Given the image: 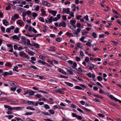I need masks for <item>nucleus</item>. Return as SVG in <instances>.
<instances>
[{
    "mask_svg": "<svg viewBox=\"0 0 121 121\" xmlns=\"http://www.w3.org/2000/svg\"><path fill=\"white\" fill-rule=\"evenodd\" d=\"M35 92L31 90H27L26 91L24 92V93L23 94L24 95L29 94V96H32L34 95V94Z\"/></svg>",
    "mask_w": 121,
    "mask_h": 121,
    "instance_id": "nucleus-1",
    "label": "nucleus"
},
{
    "mask_svg": "<svg viewBox=\"0 0 121 121\" xmlns=\"http://www.w3.org/2000/svg\"><path fill=\"white\" fill-rule=\"evenodd\" d=\"M13 73L12 71L10 70L8 72H5L3 73V74H2V75H3L4 77H5L11 75H12Z\"/></svg>",
    "mask_w": 121,
    "mask_h": 121,
    "instance_id": "nucleus-2",
    "label": "nucleus"
},
{
    "mask_svg": "<svg viewBox=\"0 0 121 121\" xmlns=\"http://www.w3.org/2000/svg\"><path fill=\"white\" fill-rule=\"evenodd\" d=\"M72 115L73 117H75L78 120H81L82 119V117L81 116L77 115L74 113H72Z\"/></svg>",
    "mask_w": 121,
    "mask_h": 121,
    "instance_id": "nucleus-3",
    "label": "nucleus"
},
{
    "mask_svg": "<svg viewBox=\"0 0 121 121\" xmlns=\"http://www.w3.org/2000/svg\"><path fill=\"white\" fill-rule=\"evenodd\" d=\"M42 3L43 4L44 6H48L50 7L51 6V4L48 2L47 1L43 0L42 1Z\"/></svg>",
    "mask_w": 121,
    "mask_h": 121,
    "instance_id": "nucleus-4",
    "label": "nucleus"
},
{
    "mask_svg": "<svg viewBox=\"0 0 121 121\" xmlns=\"http://www.w3.org/2000/svg\"><path fill=\"white\" fill-rule=\"evenodd\" d=\"M48 12L50 13H52L54 16H55L57 13V11L54 10H50L49 9L48 10Z\"/></svg>",
    "mask_w": 121,
    "mask_h": 121,
    "instance_id": "nucleus-5",
    "label": "nucleus"
},
{
    "mask_svg": "<svg viewBox=\"0 0 121 121\" xmlns=\"http://www.w3.org/2000/svg\"><path fill=\"white\" fill-rule=\"evenodd\" d=\"M19 17V15L17 14H16L12 17L11 20L13 21H14L16 19H18Z\"/></svg>",
    "mask_w": 121,
    "mask_h": 121,
    "instance_id": "nucleus-6",
    "label": "nucleus"
},
{
    "mask_svg": "<svg viewBox=\"0 0 121 121\" xmlns=\"http://www.w3.org/2000/svg\"><path fill=\"white\" fill-rule=\"evenodd\" d=\"M7 46L8 47L10 48H11V49H9L8 51L11 52H13V45L11 44H7Z\"/></svg>",
    "mask_w": 121,
    "mask_h": 121,
    "instance_id": "nucleus-7",
    "label": "nucleus"
},
{
    "mask_svg": "<svg viewBox=\"0 0 121 121\" xmlns=\"http://www.w3.org/2000/svg\"><path fill=\"white\" fill-rule=\"evenodd\" d=\"M70 12V9L69 8L63 9V12L64 13H65L67 14H68Z\"/></svg>",
    "mask_w": 121,
    "mask_h": 121,
    "instance_id": "nucleus-8",
    "label": "nucleus"
},
{
    "mask_svg": "<svg viewBox=\"0 0 121 121\" xmlns=\"http://www.w3.org/2000/svg\"><path fill=\"white\" fill-rule=\"evenodd\" d=\"M4 108H7L9 109V110L10 111L14 110V107H12L10 106L7 105H4Z\"/></svg>",
    "mask_w": 121,
    "mask_h": 121,
    "instance_id": "nucleus-9",
    "label": "nucleus"
},
{
    "mask_svg": "<svg viewBox=\"0 0 121 121\" xmlns=\"http://www.w3.org/2000/svg\"><path fill=\"white\" fill-rule=\"evenodd\" d=\"M91 67L89 65H88L86 67V68H87L91 70H92L93 69H95L94 68V66L95 65H93V64H92Z\"/></svg>",
    "mask_w": 121,
    "mask_h": 121,
    "instance_id": "nucleus-10",
    "label": "nucleus"
},
{
    "mask_svg": "<svg viewBox=\"0 0 121 121\" xmlns=\"http://www.w3.org/2000/svg\"><path fill=\"white\" fill-rule=\"evenodd\" d=\"M21 39L22 41L24 44H26V39L25 38V37L23 36H22L21 37Z\"/></svg>",
    "mask_w": 121,
    "mask_h": 121,
    "instance_id": "nucleus-11",
    "label": "nucleus"
},
{
    "mask_svg": "<svg viewBox=\"0 0 121 121\" xmlns=\"http://www.w3.org/2000/svg\"><path fill=\"white\" fill-rule=\"evenodd\" d=\"M109 103L110 104L112 105L113 106H115L116 107L119 108V106L116 104H115L114 103H112L111 102H110Z\"/></svg>",
    "mask_w": 121,
    "mask_h": 121,
    "instance_id": "nucleus-12",
    "label": "nucleus"
},
{
    "mask_svg": "<svg viewBox=\"0 0 121 121\" xmlns=\"http://www.w3.org/2000/svg\"><path fill=\"white\" fill-rule=\"evenodd\" d=\"M50 49H49L48 50V51L49 52H52L53 51L55 52L56 50L54 49H55V47H50Z\"/></svg>",
    "mask_w": 121,
    "mask_h": 121,
    "instance_id": "nucleus-13",
    "label": "nucleus"
},
{
    "mask_svg": "<svg viewBox=\"0 0 121 121\" xmlns=\"http://www.w3.org/2000/svg\"><path fill=\"white\" fill-rule=\"evenodd\" d=\"M13 39H16L17 40H19V38L17 35H15L11 37Z\"/></svg>",
    "mask_w": 121,
    "mask_h": 121,
    "instance_id": "nucleus-14",
    "label": "nucleus"
},
{
    "mask_svg": "<svg viewBox=\"0 0 121 121\" xmlns=\"http://www.w3.org/2000/svg\"><path fill=\"white\" fill-rule=\"evenodd\" d=\"M16 82H9L10 84L13 87H17L15 85Z\"/></svg>",
    "mask_w": 121,
    "mask_h": 121,
    "instance_id": "nucleus-15",
    "label": "nucleus"
},
{
    "mask_svg": "<svg viewBox=\"0 0 121 121\" xmlns=\"http://www.w3.org/2000/svg\"><path fill=\"white\" fill-rule=\"evenodd\" d=\"M3 24L6 26L9 25V22L7 21L5 19H4L3 20Z\"/></svg>",
    "mask_w": 121,
    "mask_h": 121,
    "instance_id": "nucleus-16",
    "label": "nucleus"
},
{
    "mask_svg": "<svg viewBox=\"0 0 121 121\" xmlns=\"http://www.w3.org/2000/svg\"><path fill=\"white\" fill-rule=\"evenodd\" d=\"M38 62L39 63L41 64L42 65H45L46 62L41 60H38Z\"/></svg>",
    "mask_w": 121,
    "mask_h": 121,
    "instance_id": "nucleus-17",
    "label": "nucleus"
},
{
    "mask_svg": "<svg viewBox=\"0 0 121 121\" xmlns=\"http://www.w3.org/2000/svg\"><path fill=\"white\" fill-rule=\"evenodd\" d=\"M25 53L23 51H21L19 52V55L22 57H23V56H25Z\"/></svg>",
    "mask_w": 121,
    "mask_h": 121,
    "instance_id": "nucleus-18",
    "label": "nucleus"
},
{
    "mask_svg": "<svg viewBox=\"0 0 121 121\" xmlns=\"http://www.w3.org/2000/svg\"><path fill=\"white\" fill-rule=\"evenodd\" d=\"M65 83L68 86H70V87H72L73 86V84L71 83L67 82H65Z\"/></svg>",
    "mask_w": 121,
    "mask_h": 121,
    "instance_id": "nucleus-19",
    "label": "nucleus"
},
{
    "mask_svg": "<svg viewBox=\"0 0 121 121\" xmlns=\"http://www.w3.org/2000/svg\"><path fill=\"white\" fill-rule=\"evenodd\" d=\"M60 58L61 59L64 60H66L68 59V57L65 56H60Z\"/></svg>",
    "mask_w": 121,
    "mask_h": 121,
    "instance_id": "nucleus-20",
    "label": "nucleus"
},
{
    "mask_svg": "<svg viewBox=\"0 0 121 121\" xmlns=\"http://www.w3.org/2000/svg\"><path fill=\"white\" fill-rule=\"evenodd\" d=\"M67 69V72L70 75H72L73 74V73L72 71L69 70L68 69L66 68Z\"/></svg>",
    "mask_w": 121,
    "mask_h": 121,
    "instance_id": "nucleus-21",
    "label": "nucleus"
},
{
    "mask_svg": "<svg viewBox=\"0 0 121 121\" xmlns=\"http://www.w3.org/2000/svg\"><path fill=\"white\" fill-rule=\"evenodd\" d=\"M74 88L76 89H77L79 90H84V89H82V88L78 86H75L74 87Z\"/></svg>",
    "mask_w": 121,
    "mask_h": 121,
    "instance_id": "nucleus-22",
    "label": "nucleus"
},
{
    "mask_svg": "<svg viewBox=\"0 0 121 121\" xmlns=\"http://www.w3.org/2000/svg\"><path fill=\"white\" fill-rule=\"evenodd\" d=\"M73 65H72V67L74 69H75L77 70H78L77 69L75 68V67H77V65L76 63L75 62H74L73 63Z\"/></svg>",
    "mask_w": 121,
    "mask_h": 121,
    "instance_id": "nucleus-23",
    "label": "nucleus"
},
{
    "mask_svg": "<svg viewBox=\"0 0 121 121\" xmlns=\"http://www.w3.org/2000/svg\"><path fill=\"white\" fill-rule=\"evenodd\" d=\"M73 19V18L72 20H70V23L72 24V25L75 24L76 22V21L75 20H72Z\"/></svg>",
    "mask_w": 121,
    "mask_h": 121,
    "instance_id": "nucleus-24",
    "label": "nucleus"
},
{
    "mask_svg": "<svg viewBox=\"0 0 121 121\" xmlns=\"http://www.w3.org/2000/svg\"><path fill=\"white\" fill-rule=\"evenodd\" d=\"M62 91V89L61 88H59L57 90V91H56V93L59 92L60 94H63L61 92Z\"/></svg>",
    "mask_w": 121,
    "mask_h": 121,
    "instance_id": "nucleus-25",
    "label": "nucleus"
},
{
    "mask_svg": "<svg viewBox=\"0 0 121 121\" xmlns=\"http://www.w3.org/2000/svg\"><path fill=\"white\" fill-rule=\"evenodd\" d=\"M93 95L94 96L96 97H98L99 98L102 99L103 97L99 95H96L95 94H93Z\"/></svg>",
    "mask_w": 121,
    "mask_h": 121,
    "instance_id": "nucleus-26",
    "label": "nucleus"
},
{
    "mask_svg": "<svg viewBox=\"0 0 121 121\" xmlns=\"http://www.w3.org/2000/svg\"><path fill=\"white\" fill-rule=\"evenodd\" d=\"M41 11L42 13V14L43 16H45L46 14V12L43 9H41Z\"/></svg>",
    "mask_w": 121,
    "mask_h": 121,
    "instance_id": "nucleus-27",
    "label": "nucleus"
},
{
    "mask_svg": "<svg viewBox=\"0 0 121 121\" xmlns=\"http://www.w3.org/2000/svg\"><path fill=\"white\" fill-rule=\"evenodd\" d=\"M11 63L9 62H6L5 64V65L6 66H8L9 67H11Z\"/></svg>",
    "mask_w": 121,
    "mask_h": 121,
    "instance_id": "nucleus-28",
    "label": "nucleus"
},
{
    "mask_svg": "<svg viewBox=\"0 0 121 121\" xmlns=\"http://www.w3.org/2000/svg\"><path fill=\"white\" fill-rule=\"evenodd\" d=\"M44 108H45L46 109H49L50 108L49 106L48 105L44 104Z\"/></svg>",
    "mask_w": 121,
    "mask_h": 121,
    "instance_id": "nucleus-29",
    "label": "nucleus"
},
{
    "mask_svg": "<svg viewBox=\"0 0 121 121\" xmlns=\"http://www.w3.org/2000/svg\"><path fill=\"white\" fill-rule=\"evenodd\" d=\"M62 40V39L58 37L56 39V41L59 42H60Z\"/></svg>",
    "mask_w": 121,
    "mask_h": 121,
    "instance_id": "nucleus-30",
    "label": "nucleus"
},
{
    "mask_svg": "<svg viewBox=\"0 0 121 121\" xmlns=\"http://www.w3.org/2000/svg\"><path fill=\"white\" fill-rule=\"evenodd\" d=\"M53 17L52 16H51L50 17V18L48 20V22L49 23H51L52 22V20H53Z\"/></svg>",
    "mask_w": 121,
    "mask_h": 121,
    "instance_id": "nucleus-31",
    "label": "nucleus"
},
{
    "mask_svg": "<svg viewBox=\"0 0 121 121\" xmlns=\"http://www.w3.org/2000/svg\"><path fill=\"white\" fill-rule=\"evenodd\" d=\"M35 76L37 77H39V78L41 80L43 79L44 78V77L43 76H40L37 75H35Z\"/></svg>",
    "mask_w": 121,
    "mask_h": 121,
    "instance_id": "nucleus-32",
    "label": "nucleus"
},
{
    "mask_svg": "<svg viewBox=\"0 0 121 121\" xmlns=\"http://www.w3.org/2000/svg\"><path fill=\"white\" fill-rule=\"evenodd\" d=\"M19 28L18 27L16 28V29L14 30V32L15 33H18L19 32Z\"/></svg>",
    "mask_w": 121,
    "mask_h": 121,
    "instance_id": "nucleus-33",
    "label": "nucleus"
},
{
    "mask_svg": "<svg viewBox=\"0 0 121 121\" xmlns=\"http://www.w3.org/2000/svg\"><path fill=\"white\" fill-rule=\"evenodd\" d=\"M92 36L95 38H96L97 37V34L95 32H93L92 34Z\"/></svg>",
    "mask_w": 121,
    "mask_h": 121,
    "instance_id": "nucleus-34",
    "label": "nucleus"
},
{
    "mask_svg": "<svg viewBox=\"0 0 121 121\" xmlns=\"http://www.w3.org/2000/svg\"><path fill=\"white\" fill-rule=\"evenodd\" d=\"M97 78L99 81H102L103 80L102 78L100 76H98L97 77Z\"/></svg>",
    "mask_w": 121,
    "mask_h": 121,
    "instance_id": "nucleus-35",
    "label": "nucleus"
},
{
    "mask_svg": "<svg viewBox=\"0 0 121 121\" xmlns=\"http://www.w3.org/2000/svg\"><path fill=\"white\" fill-rule=\"evenodd\" d=\"M18 69L17 66H16L13 69V71H16L17 72L18 71V70H17Z\"/></svg>",
    "mask_w": 121,
    "mask_h": 121,
    "instance_id": "nucleus-36",
    "label": "nucleus"
},
{
    "mask_svg": "<svg viewBox=\"0 0 121 121\" xmlns=\"http://www.w3.org/2000/svg\"><path fill=\"white\" fill-rule=\"evenodd\" d=\"M39 20L42 22H44V21L43 18L42 17H40L39 19Z\"/></svg>",
    "mask_w": 121,
    "mask_h": 121,
    "instance_id": "nucleus-37",
    "label": "nucleus"
},
{
    "mask_svg": "<svg viewBox=\"0 0 121 121\" xmlns=\"http://www.w3.org/2000/svg\"><path fill=\"white\" fill-rule=\"evenodd\" d=\"M26 108L28 109H30L32 110H34L35 109V108L31 107H27Z\"/></svg>",
    "mask_w": 121,
    "mask_h": 121,
    "instance_id": "nucleus-38",
    "label": "nucleus"
},
{
    "mask_svg": "<svg viewBox=\"0 0 121 121\" xmlns=\"http://www.w3.org/2000/svg\"><path fill=\"white\" fill-rule=\"evenodd\" d=\"M86 45L89 46L90 47H91V46H92V45L91 44V43L90 42L87 43H86ZM92 46L93 48L94 46L92 45Z\"/></svg>",
    "mask_w": 121,
    "mask_h": 121,
    "instance_id": "nucleus-39",
    "label": "nucleus"
},
{
    "mask_svg": "<svg viewBox=\"0 0 121 121\" xmlns=\"http://www.w3.org/2000/svg\"><path fill=\"white\" fill-rule=\"evenodd\" d=\"M14 116L13 115H9L7 116H6V117H8V118L9 119L12 118Z\"/></svg>",
    "mask_w": 121,
    "mask_h": 121,
    "instance_id": "nucleus-40",
    "label": "nucleus"
},
{
    "mask_svg": "<svg viewBox=\"0 0 121 121\" xmlns=\"http://www.w3.org/2000/svg\"><path fill=\"white\" fill-rule=\"evenodd\" d=\"M33 113L32 112H27L25 114V115H26L27 116L31 115Z\"/></svg>",
    "mask_w": 121,
    "mask_h": 121,
    "instance_id": "nucleus-41",
    "label": "nucleus"
},
{
    "mask_svg": "<svg viewBox=\"0 0 121 121\" xmlns=\"http://www.w3.org/2000/svg\"><path fill=\"white\" fill-rule=\"evenodd\" d=\"M62 22V26L63 27H65L66 26V23L64 22Z\"/></svg>",
    "mask_w": 121,
    "mask_h": 121,
    "instance_id": "nucleus-42",
    "label": "nucleus"
},
{
    "mask_svg": "<svg viewBox=\"0 0 121 121\" xmlns=\"http://www.w3.org/2000/svg\"><path fill=\"white\" fill-rule=\"evenodd\" d=\"M76 61H77V62L79 61H80L81 60L80 58L79 57H78V56H76Z\"/></svg>",
    "mask_w": 121,
    "mask_h": 121,
    "instance_id": "nucleus-43",
    "label": "nucleus"
},
{
    "mask_svg": "<svg viewBox=\"0 0 121 121\" xmlns=\"http://www.w3.org/2000/svg\"><path fill=\"white\" fill-rule=\"evenodd\" d=\"M32 68L35 69H37V68L35 67V66H34L33 65H30V68Z\"/></svg>",
    "mask_w": 121,
    "mask_h": 121,
    "instance_id": "nucleus-44",
    "label": "nucleus"
},
{
    "mask_svg": "<svg viewBox=\"0 0 121 121\" xmlns=\"http://www.w3.org/2000/svg\"><path fill=\"white\" fill-rule=\"evenodd\" d=\"M14 110H18L19 109H21V108L20 107H14Z\"/></svg>",
    "mask_w": 121,
    "mask_h": 121,
    "instance_id": "nucleus-45",
    "label": "nucleus"
},
{
    "mask_svg": "<svg viewBox=\"0 0 121 121\" xmlns=\"http://www.w3.org/2000/svg\"><path fill=\"white\" fill-rule=\"evenodd\" d=\"M49 112L51 114L53 115L55 113L54 111L52 109H50L49 110Z\"/></svg>",
    "mask_w": 121,
    "mask_h": 121,
    "instance_id": "nucleus-46",
    "label": "nucleus"
},
{
    "mask_svg": "<svg viewBox=\"0 0 121 121\" xmlns=\"http://www.w3.org/2000/svg\"><path fill=\"white\" fill-rule=\"evenodd\" d=\"M42 113L46 115H50V114L48 112H43Z\"/></svg>",
    "mask_w": 121,
    "mask_h": 121,
    "instance_id": "nucleus-47",
    "label": "nucleus"
},
{
    "mask_svg": "<svg viewBox=\"0 0 121 121\" xmlns=\"http://www.w3.org/2000/svg\"><path fill=\"white\" fill-rule=\"evenodd\" d=\"M98 115L99 117H105V116L104 115L101 113L98 114Z\"/></svg>",
    "mask_w": 121,
    "mask_h": 121,
    "instance_id": "nucleus-48",
    "label": "nucleus"
},
{
    "mask_svg": "<svg viewBox=\"0 0 121 121\" xmlns=\"http://www.w3.org/2000/svg\"><path fill=\"white\" fill-rule=\"evenodd\" d=\"M93 100L94 101H96L97 102H99V104L100 103V101L98 99H97L96 98H95V99H93Z\"/></svg>",
    "mask_w": 121,
    "mask_h": 121,
    "instance_id": "nucleus-49",
    "label": "nucleus"
},
{
    "mask_svg": "<svg viewBox=\"0 0 121 121\" xmlns=\"http://www.w3.org/2000/svg\"><path fill=\"white\" fill-rule=\"evenodd\" d=\"M67 25L71 29H73V28H72V24L69 23H67Z\"/></svg>",
    "mask_w": 121,
    "mask_h": 121,
    "instance_id": "nucleus-50",
    "label": "nucleus"
},
{
    "mask_svg": "<svg viewBox=\"0 0 121 121\" xmlns=\"http://www.w3.org/2000/svg\"><path fill=\"white\" fill-rule=\"evenodd\" d=\"M26 14L28 15H30L31 14V12L29 10H28L26 12Z\"/></svg>",
    "mask_w": 121,
    "mask_h": 121,
    "instance_id": "nucleus-51",
    "label": "nucleus"
},
{
    "mask_svg": "<svg viewBox=\"0 0 121 121\" xmlns=\"http://www.w3.org/2000/svg\"><path fill=\"white\" fill-rule=\"evenodd\" d=\"M69 15L71 17H74V13L72 12H71L69 13Z\"/></svg>",
    "mask_w": 121,
    "mask_h": 121,
    "instance_id": "nucleus-52",
    "label": "nucleus"
},
{
    "mask_svg": "<svg viewBox=\"0 0 121 121\" xmlns=\"http://www.w3.org/2000/svg\"><path fill=\"white\" fill-rule=\"evenodd\" d=\"M32 15L33 17H35L38 15V14L34 12L33 13Z\"/></svg>",
    "mask_w": 121,
    "mask_h": 121,
    "instance_id": "nucleus-53",
    "label": "nucleus"
},
{
    "mask_svg": "<svg viewBox=\"0 0 121 121\" xmlns=\"http://www.w3.org/2000/svg\"><path fill=\"white\" fill-rule=\"evenodd\" d=\"M16 87H11V88L10 90L12 91H15L16 90Z\"/></svg>",
    "mask_w": 121,
    "mask_h": 121,
    "instance_id": "nucleus-54",
    "label": "nucleus"
},
{
    "mask_svg": "<svg viewBox=\"0 0 121 121\" xmlns=\"http://www.w3.org/2000/svg\"><path fill=\"white\" fill-rule=\"evenodd\" d=\"M114 100H115L116 102L118 101L119 103H121V101L120 100L118 99H117L115 98V97L114 98Z\"/></svg>",
    "mask_w": 121,
    "mask_h": 121,
    "instance_id": "nucleus-55",
    "label": "nucleus"
},
{
    "mask_svg": "<svg viewBox=\"0 0 121 121\" xmlns=\"http://www.w3.org/2000/svg\"><path fill=\"white\" fill-rule=\"evenodd\" d=\"M35 96L38 98H40L41 97L42 95L39 94H37L35 95Z\"/></svg>",
    "mask_w": 121,
    "mask_h": 121,
    "instance_id": "nucleus-56",
    "label": "nucleus"
},
{
    "mask_svg": "<svg viewBox=\"0 0 121 121\" xmlns=\"http://www.w3.org/2000/svg\"><path fill=\"white\" fill-rule=\"evenodd\" d=\"M27 44L29 45L30 46L31 44L30 43V40L28 39H27Z\"/></svg>",
    "mask_w": 121,
    "mask_h": 121,
    "instance_id": "nucleus-57",
    "label": "nucleus"
},
{
    "mask_svg": "<svg viewBox=\"0 0 121 121\" xmlns=\"http://www.w3.org/2000/svg\"><path fill=\"white\" fill-rule=\"evenodd\" d=\"M39 58L43 60H44L45 59V57L44 56L42 55H40L39 56Z\"/></svg>",
    "mask_w": 121,
    "mask_h": 121,
    "instance_id": "nucleus-58",
    "label": "nucleus"
},
{
    "mask_svg": "<svg viewBox=\"0 0 121 121\" xmlns=\"http://www.w3.org/2000/svg\"><path fill=\"white\" fill-rule=\"evenodd\" d=\"M80 55L82 56H84V55L83 52L82 51H80Z\"/></svg>",
    "mask_w": 121,
    "mask_h": 121,
    "instance_id": "nucleus-59",
    "label": "nucleus"
},
{
    "mask_svg": "<svg viewBox=\"0 0 121 121\" xmlns=\"http://www.w3.org/2000/svg\"><path fill=\"white\" fill-rule=\"evenodd\" d=\"M99 92L100 94H104V91L101 89H100L99 91Z\"/></svg>",
    "mask_w": 121,
    "mask_h": 121,
    "instance_id": "nucleus-60",
    "label": "nucleus"
},
{
    "mask_svg": "<svg viewBox=\"0 0 121 121\" xmlns=\"http://www.w3.org/2000/svg\"><path fill=\"white\" fill-rule=\"evenodd\" d=\"M1 30L3 32L5 31V29L4 28V27L2 26H1Z\"/></svg>",
    "mask_w": 121,
    "mask_h": 121,
    "instance_id": "nucleus-61",
    "label": "nucleus"
},
{
    "mask_svg": "<svg viewBox=\"0 0 121 121\" xmlns=\"http://www.w3.org/2000/svg\"><path fill=\"white\" fill-rule=\"evenodd\" d=\"M77 26L78 28H80L81 26V24L79 23H77Z\"/></svg>",
    "mask_w": 121,
    "mask_h": 121,
    "instance_id": "nucleus-62",
    "label": "nucleus"
},
{
    "mask_svg": "<svg viewBox=\"0 0 121 121\" xmlns=\"http://www.w3.org/2000/svg\"><path fill=\"white\" fill-rule=\"evenodd\" d=\"M109 97L112 99L114 100L115 97L112 95H110L109 96Z\"/></svg>",
    "mask_w": 121,
    "mask_h": 121,
    "instance_id": "nucleus-63",
    "label": "nucleus"
},
{
    "mask_svg": "<svg viewBox=\"0 0 121 121\" xmlns=\"http://www.w3.org/2000/svg\"><path fill=\"white\" fill-rule=\"evenodd\" d=\"M6 31L7 33H10V30L9 28H7L6 30Z\"/></svg>",
    "mask_w": 121,
    "mask_h": 121,
    "instance_id": "nucleus-64",
    "label": "nucleus"
}]
</instances>
